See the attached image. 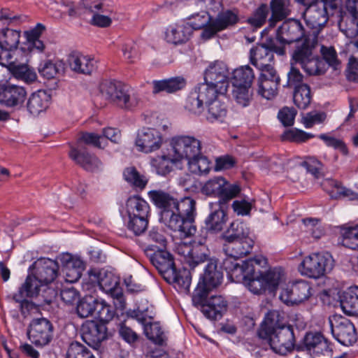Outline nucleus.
Listing matches in <instances>:
<instances>
[{"label": "nucleus", "mask_w": 358, "mask_h": 358, "mask_svg": "<svg viewBox=\"0 0 358 358\" xmlns=\"http://www.w3.org/2000/svg\"><path fill=\"white\" fill-rule=\"evenodd\" d=\"M173 280L169 278H164V280L169 283L176 284L179 287L189 291L192 280L189 271L185 268L182 271H178L176 268L173 269Z\"/></svg>", "instance_id": "nucleus-55"}, {"label": "nucleus", "mask_w": 358, "mask_h": 358, "mask_svg": "<svg viewBox=\"0 0 358 358\" xmlns=\"http://www.w3.org/2000/svg\"><path fill=\"white\" fill-rule=\"evenodd\" d=\"M254 243L252 238L225 242L224 249L228 256L241 258L251 252Z\"/></svg>", "instance_id": "nucleus-30"}, {"label": "nucleus", "mask_w": 358, "mask_h": 358, "mask_svg": "<svg viewBox=\"0 0 358 358\" xmlns=\"http://www.w3.org/2000/svg\"><path fill=\"white\" fill-rule=\"evenodd\" d=\"M20 32L14 29H3L0 34V43L6 52L16 49L20 42Z\"/></svg>", "instance_id": "nucleus-46"}, {"label": "nucleus", "mask_w": 358, "mask_h": 358, "mask_svg": "<svg viewBox=\"0 0 358 358\" xmlns=\"http://www.w3.org/2000/svg\"><path fill=\"white\" fill-rule=\"evenodd\" d=\"M238 258H234L231 256H228L225 258L222 264L219 265L222 271L224 269L227 274L232 278H235L236 281H239L245 271H246V266L249 263H252L253 259H248L244 261L241 264L237 262Z\"/></svg>", "instance_id": "nucleus-35"}, {"label": "nucleus", "mask_w": 358, "mask_h": 358, "mask_svg": "<svg viewBox=\"0 0 358 358\" xmlns=\"http://www.w3.org/2000/svg\"><path fill=\"white\" fill-rule=\"evenodd\" d=\"M329 185L334 187L338 197L348 198L350 200H358V193H356L341 185V183L335 180H327Z\"/></svg>", "instance_id": "nucleus-64"}, {"label": "nucleus", "mask_w": 358, "mask_h": 358, "mask_svg": "<svg viewBox=\"0 0 358 358\" xmlns=\"http://www.w3.org/2000/svg\"><path fill=\"white\" fill-rule=\"evenodd\" d=\"M83 340L94 348L98 355L96 348L107 338V327L105 324L94 320H87L81 327Z\"/></svg>", "instance_id": "nucleus-19"}, {"label": "nucleus", "mask_w": 358, "mask_h": 358, "mask_svg": "<svg viewBox=\"0 0 358 358\" xmlns=\"http://www.w3.org/2000/svg\"><path fill=\"white\" fill-rule=\"evenodd\" d=\"M189 22H188L192 26V31L194 29H200L202 28L204 29L211 24L213 21L212 17L208 12L203 10L192 15V16L189 17Z\"/></svg>", "instance_id": "nucleus-61"}, {"label": "nucleus", "mask_w": 358, "mask_h": 358, "mask_svg": "<svg viewBox=\"0 0 358 358\" xmlns=\"http://www.w3.org/2000/svg\"><path fill=\"white\" fill-rule=\"evenodd\" d=\"M238 21V17L236 12L231 10L221 12L212 21V23L203 30L201 37L206 40L210 39L217 32L236 24Z\"/></svg>", "instance_id": "nucleus-20"}, {"label": "nucleus", "mask_w": 358, "mask_h": 358, "mask_svg": "<svg viewBox=\"0 0 358 358\" xmlns=\"http://www.w3.org/2000/svg\"><path fill=\"white\" fill-rule=\"evenodd\" d=\"M232 79L234 86L251 87L255 79L253 69L248 65L236 69Z\"/></svg>", "instance_id": "nucleus-40"}, {"label": "nucleus", "mask_w": 358, "mask_h": 358, "mask_svg": "<svg viewBox=\"0 0 358 358\" xmlns=\"http://www.w3.org/2000/svg\"><path fill=\"white\" fill-rule=\"evenodd\" d=\"M310 285L305 280H298L282 288L280 299L287 306L298 305L311 296Z\"/></svg>", "instance_id": "nucleus-16"}, {"label": "nucleus", "mask_w": 358, "mask_h": 358, "mask_svg": "<svg viewBox=\"0 0 358 358\" xmlns=\"http://www.w3.org/2000/svg\"><path fill=\"white\" fill-rule=\"evenodd\" d=\"M148 196L153 203L162 210L161 212V220L169 229L178 227L176 219L174 216L173 210L176 208L177 199L168 192L162 190H152L148 192Z\"/></svg>", "instance_id": "nucleus-9"}, {"label": "nucleus", "mask_w": 358, "mask_h": 358, "mask_svg": "<svg viewBox=\"0 0 358 358\" xmlns=\"http://www.w3.org/2000/svg\"><path fill=\"white\" fill-rule=\"evenodd\" d=\"M126 209L127 211L134 210L136 213L150 215L149 204L144 199L137 196L129 197L127 199Z\"/></svg>", "instance_id": "nucleus-59"}, {"label": "nucleus", "mask_w": 358, "mask_h": 358, "mask_svg": "<svg viewBox=\"0 0 358 358\" xmlns=\"http://www.w3.org/2000/svg\"><path fill=\"white\" fill-rule=\"evenodd\" d=\"M192 33V27L189 22L182 21L167 28L165 39L173 44H182L189 40Z\"/></svg>", "instance_id": "nucleus-26"}, {"label": "nucleus", "mask_w": 358, "mask_h": 358, "mask_svg": "<svg viewBox=\"0 0 358 358\" xmlns=\"http://www.w3.org/2000/svg\"><path fill=\"white\" fill-rule=\"evenodd\" d=\"M171 145L174 154V159L179 162L185 159L187 161L200 154L201 142L194 136H180L172 138Z\"/></svg>", "instance_id": "nucleus-14"}, {"label": "nucleus", "mask_w": 358, "mask_h": 358, "mask_svg": "<svg viewBox=\"0 0 358 358\" xmlns=\"http://www.w3.org/2000/svg\"><path fill=\"white\" fill-rule=\"evenodd\" d=\"M56 296L55 289L46 287L34 275H28L25 281L13 296L14 301H21L22 297H41L45 304H50Z\"/></svg>", "instance_id": "nucleus-8"}, {"label": "nucleus", "mask_w": 358, "mask_h": 358, "mask_svg": "<svg viewBox=\"0 0 358 358\" xmlns=\"http://www.w3.org/2000/svg\"><path fill=\"white\" fill-rule=\"evenodd\" d=\"M174 218L178 224V227L171 229L173 231L180 233L182 236H189L196 231V227L194 225V217L196 215V201L191 197H185L180 201L177 199L176 208L173 210Z\"/></svg>", "instance_id": "nucleus-6"}, {"label": "nucleus", "mask_w": 358, "mask_h": 358, "mask_svg": "<svg viewBox=\"0 0 358 358\" xmlns=\"http://www.w3.org/2000/svg\"><path fill=\"white\" fill-rule=\"evenodd\" d=\"M331 332L334 338L343 345H351L357 340L354 324L346 318H341L336 324H331Z\"/></svg>", "instance_id": "nucleus-23"}, {"label": "nucleus", "mask_w": 358, "mask_h": 358, "mask_svg": "<svg viewBox=\"0 0 358 358\" xmlns=\"http://www.w3.org/2000/svg\"><path fill=\"white\" fill-rule=\"evenodd\" d=\"M194 89L205 105H208L218 99L219 95H223L226 93L221 92L219 87L208 83L205 80L204 83L197 85Z\"/></svg>", "instance_id": "nucleus-41"}, {"label": "nucleus", "mask_w": 358, "mask_h": 358, "mask_svg": "<svg viewBox=\"0 0 358 358\" xmlns=\"http://www.w3.org/2000/svg\"><path fill=\"white\" fill-rule=\"evenodd\" d=\"M287 80L286 84L284 85L285 87L296 89L301 85H306L303 83V75L298 68L293 65L292 62L287 73Z\"/></svg>", "instance_id": "nucleus-62"}, {"label": "nucleus", "mask_w": 358, "mask_h": 358, "mask_svg": "<svg viewBox=\"0 0 358 358\" xmlns=\"http://www.w3.org/2000/svg\"><path fill=\"white\" fill-rule=\"evenodd\" d=\"M204 104L194 88L186 99L185 107L189 112L194 115H200L204 110Z\"/></svg>", "instance_id": "nucleus-54"}, {"label": "nucleus", "mask_w": 358, "mask_h": 358, "mask_svg": "<svg viewBox=\"0 0 358 358\" xmlns=\"http://www.w3.org/2000/svg\"><path fill=\"white\" fill-rule=\"evenodd\" d=\"M173 159L174 154L172 155L170 154L169 155H163L152 158L150 164L158 175L165 176L172 171V165L179 162Z\"/></svg>", "instance_id": "nucleus-39"}, {"label": "nucleus", "mask_w": 358, "mask_h": 358, "mask_svg": "<svg viewBox=\"0 0 358 358\" xmlns=\"http://www.w3.org/2000/svg\"><path fill=\"white\" fill-rule=\"evenodd\" d=\"M251 87L234 86L233 97L236 102L242 107L249 106L252 99Z\"/></svg>", "instance_id": "nucleus-57"}, {"label": "nucleus", "mask_w": 358, "mask_h": 358, "mask_svg": "<svg viewBox=\"0 0 358 358\" xmlns=\"http://www.w3.org/2000/svg\"><path fill=\"white\" fill-rule=\"evenodd\" d=\"M63 70L64 66L62 63H54L51 60L44 61L38 67L40 74L47 79L54 78Z\"/></svg>", "instance_id": "nucleus-56"}, {"label": "nucleus", "mask_w": 358, "mask_h": 358, "mask_svg": "<svg viewBox=\"0 0 358 358\" xmlns=\"http://www.w3.org/2000/svg\"><path fill=\"white\" fill-rule=\"evenodd\" d=\"M162 142V136L159 131L153 128H144L138 131L136 145L140 151L149 153L159 150Z\"/></svg>", "instance_id": "nucleus-22"}, {"label": "nucleus", "mask_w": 358, "mask_h": 358, "mask_svg": "<svg viewBox=\"0 0 358 358\" xmlns=\"http://www.w3.org/2000/svg\"><path fill=\"white\" fill-rule=\"evenodd\" d=\"M189 171L197 175L207 174L210 170V162L201 153L188 161Z\"/></svg>", "instance_id": "nucleus-50"}, {"label": "nucleus", "mask_w": 358, "mask_h": 358, "mask_svg": "<svg viewBox=\"0 0 358 358\" xmlns=\"http://www.w3.org/2000/svg\"><path fill=\"white\" fill-rule=\"evenodd\" d=\"M143 330L147 338L159 345H163L167 339L159 322L144 324Z\"/></svg>", "instance_id": "nucleus-45"}, {"label": "nucleus", "mask_w": 358, "mask_h": 358, "mask_svg": "<svg viewBox=\"0 0 358 358\" xmlns=\"http://www.w3.org/2000/svg\"><path fill=\"white\" fill-rule=\"evenodd\" d=\"M341 0H321L316 3L308 6L303 17L306 25L311 29L309 35H313L317 39L321 29L327 24L329 16L340 12L339 7Z\"/></svg>", "instance_id": "nucleus-4"}, {"label": "nucleus", "mask_w": 358, "mask_h": 358, "mask_svg": "<svg viewBox=\"0 0 358 358\" xmlns=\"http://www.w3.org/2000/svg\"><path fill=\"white\" fill-rule=\"evenodd\" d=\"M115 313L113 307L106 303L103 300L98 299L95 314L96 317L101 322L100 323H108L113 320Z\"/></svg>", "instance_id": "nucleus-60"}, {"label": "nucleus", "mask_w": 358, "mask_h": 358, "mask_svg": "<svg viewBox=\"0 0 358 358\" xmlns=\"http://www.w3.org/2000/svg\"><path fill=\"white\" fill-rule=\"evenodd\" d=\"M66 358H96V356L86 346L78 342H73L68 348Z\"/></svg>", "instance_id": "nucleus-53"}, {"label": "nucleus", "mask_w": 358, "mask_h": 358, "mask_svg": "<svg viewBox=\"0 0 358 358\" xmlns=\"http://www.w3.org/2000/svg\"><path fill=\"white\" fill-rule=\"evenodd\" d=\"M152 265L158 270L164 278L171 280L173 271L176 268L173 257L165 248H159L155 245H148L145 250Z\"/></svg>", "instance_id": "nucleus-13"}, {"label": "nucleus", "mask_w": 358, "mask_h": 358, "mask_svg": "<svg viewBox=\"0 0 358 358\" xmlns=\"http://www.w3.org/2000/svg\"><path fill=\"white\" fill-rule=\"evenodd\" d=\"M100 92L105 99L124 110H132L141 101L138 94L120 82L106 81L101 83Z\"/></svg>", "instance_id": "nucleus-5"}, {"label": "nucleus", "mask_w": 358, "mask_h": 358, "mask_svg": "<svg viewBox=\"0 0 358 358\" xmlns=\"http://www.w3.org/2000/svg\"><path fill=\"white\" fill-rule=\"evenodd\" d=\"M206 106L208 107L206 118L209 122H223L227 114V108L224 103L217 99Z\"/></svg>", "instance_id": "nucleus-43"}, {"label": "nucleus", "mask_w": 358, "mask_h": 358, "mask_svg": "<svg viewBox=\"0 0 358 358\" xmlns=\"http://www.w3.org/2000/svg\"><path fill=\"white\" fill-rule=\"evenodd\" d=\"M59 260L62 266V271L68 281L76 282L80 278L85 267L81 259L66 253L60 257Z\"/></svg>", "instance_id": "nucleus-24"}, {"label": "nucleus", "mask_w": 358, "mask_h": 358, "mask_svg": "<svg viewBox=\"0 0 358 358\" xmlns=\"http://www.w3.org/2000/svg\"><path fill=\"white\" fill-rule=\"evenodd\" d=\"M211 289V287H208V286L199 281L192 295L193 305L201 310L202 306L207 303L209 299L208 296Z\"/></svg>", "instance_id": "nucleus-58"}, {"label": "nucleus", "mask_w": 358, "mask_h": 358, "mask_svg": "<svg viewBox=\"0 0 358 358\" xmlns=\"http://www.w3.org/2000/svg\"><path fill=\"white\" fill-rule=\"evenodd\" d=\"M34 269L33 274L46 287L57 276L59 266L56 261L48 258H41L32 265Z\"/></svg>", "instance_id": "nucleus-21"}, {"label": "nucleus", "mask_w": 358, "mask_h": 358, "mask_svg": "<svg viewBox=\"0 0 358 358\" xmlns=\"http://www.w3.org/2000/svg\"><path fill=\"white\" fill-rule=\"evenodd\" d=\"M70 68L73 71L89 75L96 68V62L93 58L81 54H72L69 57Z\"/></svg>", "instance_id": "nucleus-33"}, {"label": "nucleus", "mask_w": 358, "mask_h": 358, "mask_svg": "<svg viewBox=\"0 0 358 358\" xmlns=\"http://www.w3.org/2000/svg\"><path fill=\"white\" fill-rule=\"evenodd\" d=\"M312 99L310 87L308 85H303L294 89L293 100L295 106L301 110L306 109Z\"/></svg>", "instance_id": "nucleus-44"}, {"label": "nucleus", "mask_w": 358, "mask_h": 358, "mask_svg": "<svg viewBox=\"0 0 358 358\" xmlns=\"http://www.w3.org/2000/svg\"><path fill=\"white\" fill-rule=\"evenodd\" d=\"M289 0H271L270 8L271 16L268 20L269 26L274 27L278 21L282 20L290 14Z\"/></svg>", "instance_id": "nucleus-36"}, {"label": "nucleus", "mask_w": 358, "mask_h": 358, "mask_svg": "<svg viewBox=\"0 0 358 358\" xmlns=\"http://www.w3.org/2000/svg\"><path fill=\"white\" fill-rule=\"evenodd\" d=\"M303 350L311 358H341L334 356V345L320 333H308L303 339Z\"/></svg>", "instance_id": "nucleus-10"}, {"label": "nucleus", "mask_w": 358, "mask_h": 358, "mask_svg": "<svg viewBox=\"0 0 358 358\" xmlns=\"http://www.w3.org/2000/svg\"><path fill=\"white\" fill-rule=\"evenodd\" d=\"M343 244L352 250H358V225L347 228L343 231Z\"/></svg>", "instance_id": "nucleus-63"}, {"label": "nucleus", "mask_w": 358, "mask_h": 358, "mask_svg": "<svg viewBox=\"0 0 358 358\" xmlns=\"http://www.w3.org/2000/svg\"><path fill=\"white\" fill-rule=\"evenodd\" d=\"M7 68L10 71V75L12 74L17 79L22 80L27 83H32L36 80V73L29 70L26 65H17L14 62H10Z\"/></svg>", "instance_id": "nucleus-42"}, {"label": "nucleus", "mask_w": 358, "mask_h": 358, "mask_svg": "<svg viewBox=\"0 0 358 358\" xmlns=\"http://www.w3.org/2000/svg\"><path fill=\"white\" fill-rule=\"evenodd\" d=\"M50 95L45 90H38L32 93L28 99L27 108L33 115H38L49 106Z\"/></svg>", "instance_id": "nucleus-31"}, {"label": "nucleus", "mask_w": 358, "mask_h": 358, "mask_svg": "<svg viewBox=\"0 0 358 358\" xmlns=\"http://www.w3.org/2000/svg\"><path fill=\"white\" fill-rule=\"evenodd\" d=\"M124 179L136 188L143 189L148 183V180L143 176L140 174L137 169L134 166L126 168L123 172Z\"/></svg>", "instance_id": "nucleus-48"}, {"label": "nucleus", "mask_w": 358, "mask_h": 358, "mask_svg": "<svg viewBox=\"0 0 358 358\" xmlns=\"http://www.w3.org/2000/svg\"><path fill=\"white\" fill-rule=\"evenodd\" d=\"M308 34L309 31L305 29L299 20L290 19L283 22L278 28L275 41L279 43L278 46L285 48L286 45L299 42L301 39L304 41Z\"/></svg>", "instance_id": "nucleus-12"}, {"label": "nucleus", "mask_w": 358, "mask_h": 358, "mask_svg": "<svg viewBox=\"0 0 358 358\" xmlns=\"http://www.w3.org/2000/svg\"><path fill=\"white\" fill-rule=\"evenodd\" d=\"M211 212L205 220L206 229L212 233L221 231L228 220L223 206L210 204Z\"/></svg>", "instance_id": "nucleus-28"}, {"label": "nucleus", "mask_w": 358, "mask_h": 358, "mask_svg": "<svg viewBox=\"0 0 358 358\" xmlns=\"http://www.w3.org/2000/svg\"><path fill=\"white\" fill-rule=\"evenodd\" d=\"M340 13L339 29L348 38H355L358 35V16L344 11Z\"/></svg>", "instance_id": "nucleus-37"}, {"label": "nucleus", "mask_w": 358, "mask_h": 358, "mask_svg": "<svg viewBox=\"0 0 358 358\" xmlns=\"http://www.w3.org/2000/svg\"><path fill=\"white\" fill-rule=\"evenodd\" d=\"M223 280V271L219 266L217 259H210L206 265L201 282L208 287L216 288L221 285Z\"/></svg>", "instance_id": "nucleus-29"}, {"label": "nucleus", "mask_w": 358, "mask_h": 358, "mask_svg": "<svg viewBox=\"0 0 358 358\" xmlns=\"http://www.w3.org/2000/svg\"><path fill=\"white\" fill-rule=\"evenodd\" d=\"M250 60L252 65L258 69L271 64L274 59V53L284 55L285 49L278 46L273 38L267 40L266 43L257 44L250 50Z\"/></svg>", "instance_id": "nucleus-11"}, {"label": "nucleus", "mask_w": 358, "mask_h": 358, "mask_svg": "<svg viewBox=\"0 0 358 358\" xmlns=\"http://www.w3.org/2000/svg\"><path fill=\"white\" fill-rule=\"evenodd\" d=\"M221 238L225 243L252 237L250 236V229L247 224L244 222L236 220L232 222L227 229L222 234Z\"/></svg>", "instance_id": "nucleus-34"}, {"label": "nucleus", "mask_w": 358, "mask_h": 358, "mask_svg": "<svg viewBox=\"0 0 358 358\" xmlns=\"http://www.w3.org/2000/svg\"><path fill=\"white\" fill-rule=\"evenodd\" d=\"M241 192L239 185L236 184H231L224 180V185L222 186L221 190L218 195L219 201L215 206H223L229 201L235 198Z\"/></svg>", "instance_id": "nucleus-49"}, {"label": "nucleus", "mask_w": 358, "mask_h": 358, "mask_svg": "<svg viewBox=\"0 0 358 358\" xmlns=\"http://www.w3.org/2000/svg\"><path fill=\"white\" fill-rule=\"evenodd\" d=\"M317 42L314 34L309 35L296 47L292 53V60L299 64L309 76L323 75L328 69V65L315 52Z\"/></svg>", "instance_id": "nucleus-2"}, {"label": "nucleus", "mask_w": 358, "mask_h": 358, "mask_svg": "<svg viewBox=\"0 0 358 358\" xmlns=\"http://www.w3.org/2000/svg\"><path fill=\"white\" fill-rule=\"evenodd\" d=\"M52 322L45 317L33 319L30 322L27 335L29 341L37 347L48 345L53 337Z\"/></svg>", "instance_id": "nucleus-15"}, {"label": "nucleus", "mask_w": 358, "mask_h": 358, "mask_svg": "<svg viewBox=\"0 0 358 358\" xmlns=\"http://www.w3.org/2000/svg\"><path fill=\"white\" fill-rule=\"evenodd\" d=\"M258 336L267 340L271 348L281 355L292 352L294 348L293 327L286 324L284 315L278 310H271L266 315Z\"/></svg>", "instance_id": "nucleus-1"}, {"label": "nucleus", "mask_w": 358, "mask_h": 358, "mask_svg": "<svg viewBox=\"0 0 358 358\" xmlns=\"http://www.w3.org/2000/svg\"><path fill=\"white\" fill-rule=\"evenodd\" d=\"M258 262L253 260L246 266V271L241 278L243 284L253 294L261 295L266 291L273 293L281 279V273L277 269L262 272L256 269Z\"/></svg>", "instance_id": "nucleus-3"}, {"label": "nucleus", "mask_w": 358, "mask_h": 358, "mask_svg": "<svg viewBox=\"0 0 358 358\" xmlns=\"http://www.w3.org/2000/svg\"><path fill=\"white\" fill-rule=\"evenodd\" d=\"M341 306L348 315H358V287H350L343 294L341 300Z\"/></svg>", "instance_id": "nucleus-38"}, {"label": "nucleus", "mask_w": 358, "mask_h": 358, "mask_svg": "<svg viewBox=\"0 0 358 358\" xmlns=\"http://www.w3.org/2000/svg\"><path fill=\"white\" fill-rule=\"evenodd\" d=\"M227 308V302L224 298L221 295H213L209 297L201 311L207 318L216 320L222 317Z\"/></svg>", "instance_id": "nucleus-27"}, {"label": "nucleus", "mask_w": 358, "mask_h": 358, "mask_svg": "<svg viewBox=\"0 0 358 358\" xmlns=\"http://www.w3.org/2000/svg\"><path fill=\"white\" fill-rule=\"evenodd\" d=\"M98 299L92 296L83 298L77 304L76 313L80 318H86L96 313Z\"/></svg>", "instance_id": "nucleus-47"}, {"label": "nucleus", "mask_w": 358, "mask_h": 358, "mask_svg": "<svg viewBox=\"0 0 358 358\" xmlns=\"http://www.w3.org/2000/svg\"><path fill=\"white\" fill-rule=\"evenodd\" d=\"M334 268V259L328 252L313 253L306 257L299 266L301 275L317 279Z\"/></svg>", "instance_id": "nucleus-7"}, {"label": "nucleus", "mask_w": 358, "mask_h": 358, "mask_svg": "<svg viewBox=\"0 0 358 358\" xmlns=\"http://www.w3.org/2000/svg\"><path fill=\"white\" fill-rule=\"evenodd\" d=\"M229 75L227 65L222 61H215L206 69L204 80L219 87L221 92H227L229 86Z\"/></svg>", "instance_id": "nucleus-18"}, {"label": "nucleus", "mask_w": 358, "mask_h": 358, "mask_svg": "<svg viewBox=\"0 0 358 358\" xmlns=\"http://www.w3.org/2000/svg\"><path fill=\"white\" fill-rule=\"evenodd\" d=\"M69 155L76 164L87 171H95L101 166L100 160L95 155L87 152L85 149L71 146Z\"/></svg>", "instance_id": "nucleus-25"}, {"label": "nucleus", "mask_w": 358, "mask_h": 358, "mask_svg": "<svg viewBox=\"0 0 358 358\" xmlns=\"http://www.w3.org/2000/svg\"><path fill=\"white\" fill-rule=\"evenodd\" d=\"M209 255L210 251L208 247L201 246L199 248L197 246H192L191 255L188 257L187 263L189 269L192 270L200 264L207 261Z\"/></svg>", "instance_id": "nucleus-52"}, {"label": "nucleus", "mask_w": 358, "mask_h": 358, "mask_svg": "<svg viewBox=\"0 0 358 358\" xmlns=\"http://www.w3.org/2000/svg\"><path fill=\"white\" fill-rule=\"evenodd\" d=\"M280 82L271 81L264 77L258 78V94L266 99L274 97L278 92Z\"/></svg>", "instance_id": "nucleus-51"}, {"label": "nucleus", "mask_w": 358, "mask_h": 358, "mask_svg": "<svg viewBox=\"0 0 358 358\" xmlns=\"http://www.w3.org/2000/svg\"><path fill=\"white\" fill-rule=\"evenodd\" d=\"M186 80L180 76L169 79L152 81V93L156 94L162 92L171 94L181 90L186 86Z\"/></svg>", "instance_id": "nucleus-32"}, {"label": "nucleus", "mask_w": 358, "mask_h": 358, "mask_svg": "<svg viewBox=\"0 0 358 358\" xmlns=\"http://www.w3.org/2000/svg\"><path fill=\"white\" fill-rule=\"evenodd\" d=\"M27 96V88L10 82L0 87V104L7 108H20Z\"/></svg>", "instance_id": "nucleus-17"}]
</instances>
